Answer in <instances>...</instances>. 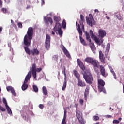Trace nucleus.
Returning <instances> with one entry per match:
<instances>
[{"instance_id": "9b49d317", "label": "nucleus", "mask_w": 124, "mask_h": 124, "mask_svg": "<svg viewBox=\"0 0 124 124\" xmlns=\"http://www.w3.org/2000/svg\"><path fill=\"white\" fill-rule=\"evenodd\" d=\"M99 69H100L101 74V75H102V76L105 78H106L107 77V76H108V73H107L105 71V68H104V66L103 65H99Z\"/></svg>"}, {"instance_id": "7c9ffc66", "label": "nucleus", "mask_w": 124, "mask_h": 124, "mask_svg": "<svg viewBox=\"0 0 124 124\" xmlns=\"http://www.w3.org/2000/svg\"><path fill=\"white\" fill-rule=\"evenodd\" d=\"M62 26L63 29H65L66 28V22H65V20H63L62 24Z\"/></svg>"}, {"instance_id": "3c124183", "label": "nucleus", "mask_w": 124, "mask_h": 124, "mask_svg": "<svg viewBox=\"0 0 124 124\" xmlns=\"http://www.w3.org/2000/svg\"><path fill=\"white\" fill-rule=\"evenodd\" d=\"M39 107L40 108V109H43L44 106H43V104H40L39 105Z\"/></svg>"}, {"instance_id": "f8f14e48", "label": "nucleus", "mask_w": 124, "mask_h": 124, "mask_svg": "<svg viewBox=\"0 0 124 124\" xmlns=\"http://www.w3.org/2000/svg\"><path fill=\"white\" fill-rule=\"evenodd\" d=\"M80 21H79L80 25L81 26V30L83 31H85V26H84V24L83 23L85 22V17L83 16V15H80Z\"/></svg>"}, {"instance_id": "dca6fc26", "label": "nucleus", "mask_w": 124, "mask_h": 124, "mask_svg": "<svg viewBox=\"0 0 124 124\" xmlns=\"http://www.w3.org/2000/svg\"><path fill=\"white\" fill-rule=\"evenodd\" d=\"M62 29V25L59 22H56L54 28H53V31L55 32H57L59 30Z\"/></svg>"}, {"instance_id": "f03ea898", "label": "nucleus", "mask_w": 124, "mask_h": 124, "mask_svg": "<svg viewBox=\"0 0 124 124\" xmlns=\"http://www.w3.org/2000/svg\"><path fill=\"white\" fill-rule=\"evenodd\" d=\"M85 62L87 63H90L93 65L95 72L97 75H99V62L96 59H93L92 57H87L84 59Z\"/></svg>"}, {"instance_id": "4c0bfd02", "label": "nucleus", "mask_w": 124, "mask_h": 124, "mask_svg": "<svg viewBox=\"0 0 124 124\" xmlns=\"http://www.w3.org/2000/svg\"><path fill=\"white\" fill-rule=\"evenodd\" d=\"M3 104H4L5 107L8 106V105H7V102H6V100L4 98L3 99Z\"/></svg>"}, {"instance_id": "69168bd1", "label": "nucleus", "mask_w": 124, "mask_h": 124, "mask_svg": "<svg viewBox=\"0 0 124 124\" xmlns=\"http://www.w3.org/2000/svg\"><path fill=\"white\" fill-rule=\"evenodd\" d=\"M1 103V98H0V104Z\"/></svg>"}, {"instance_id": "774afa93", "label": "nucleus", "mask_w": 124, "mask_h": 124, "mask_svg": "<svg viewBox=\"0 0 124 124\" xmlns=\"http://www.w3.org/2000/svg\"><path fill=\"white\" fill-rule=\"evenodd\" d=\"M76 26H77V22H76Z\"/></svg>"}, {"instance_id": "a211bd4d", "label": "nucleus", "mask_w": 124, "mask_h": 124, "mask_svg": "<svg viewBox=\"0 0 124 124\" xmlns=\"http://www.w3.org/2000/svg\"><path fill=\"white\" fill-rule=\"evenodd\" d=\"M109 51H110V46H107L106 47L105 55V57L107 58L108 60H110V56H108Z\"/></svg>"}, {"instance_id": "cd10ccee", "label": "nucleus", "mask_w": 124, "mask_h": 124, "mask_svg": "<svg viewBox=\"0 0 124 124\" xmlns=\"http://www.w3.org/2000/svg\"><path fill=\"white\" fill-rule=\"evenodd\" d=\"M67 83V81L66 80V78H64V81L63 84V86L62 88V91H64L66 88V83Z\"/></svg>"}, {"instance_id": "6e6d98bb", "label": "nucleus", "mask_w": 124, "mask_h": 124, "mask_svg": "<svg viewBox=\"0 0 124 124\" xmlns=\"http://www.w3.org/2000/svg\"><path fill=\"white\" fill-rule=\"evenodd\" d=\"M0 6H1V7L2 6V1H1V0H0Z\"/></svg>"}, {"instance_id": "393cba45", "label": "nucleus", "mask_w": 124, "mask_h": 124, "mask_svg": "<svg viewBox=\"0 0 124 124\" xmlns=\"http://www.w3.org/2000/svg\"><path fill=\"white\" fill-rule=\"evenodd\" d=\"M85 36L86 37V40H87V41H88L89 42H90L91 43L92 41L91 40V37L90 36V34H89V33H88V32H86Z\"/></svg>"}, {"instance_id": "0e129e2a", "label": "nucleus", "mask_w": 124, "mask_h": 124, "mask_svg": "<svg viewBox=\"0 0 124 124\" xmlns=\"http://www.w3.org/2000/svg\"><path fill=\"white\" fill-rule=\"evenodd\" d=\"M118 120H119V121H121V120H122V118L120 117L119 118H118Z\"/></svg>"}, {"instance_id": "79ce46f5", "label": "nucleus", "mask_w": 124, "mask_h": 124, "mask_svg": "<svg viewBox=\"0 0 124 124\" xmlns=\"http://www.w3.org/2000/svg\"><path fill=\"white\" fill-rule=\"evenodd\" d=\"M85 92H87L88 93H89V92H90V86H86Z\"/></svg>"}, {"instance_id": "c85d7f7f", "label": "nucleus", "mask_w": 124, "mask_h": 124, "mask_svg": "<svg viewBox=\"0 0 124 124\" xmlns=\"http://www.w3.org/2000/svg\"><path fill=\"white\" fill-rule=\"evenodd\" d=\"M5 108L7 111L8 114H9V115H12V111H11V109L10 108L9 106H8L7 107H5Z\"/></svg>"}, {"instance_id": "1a4fd4ad", "label": "nucleus", "mask_w": 124, "mask_h": 124, "mask_svg": "<svg viewBox=\"0 0 124 124\" xmlns=\"http://www.w3.org/2000/svg\"><path fill=\"white\" fill-rule=\"evenodd\" d=\"M76 117L78 120V122L80 124H86V120L83 118L81 113H80V111L77 110L76 111Z\"/></svg>"}, {"instance_id": "f3484780", "label": "nucleus", "mask_w": 124, "mask_h": 124, "mask_svg": "<svg viewBox=\"0 0 124 124\" xmlns=\"http://www.w3.org/2000/svg\"><path fill=\"white\" fill-rule=\"evenodd\" d=\"M61 49H62L66 57H67V58H70V54H69V52H68L67 49H66V48H65V46H62L61 47Z\"/></svg>"}, {"instance_id": "58836bf2", "label": "nucleus", "mask_w": 124, "mask_h": 124, "mask_svg": "<svg viewBox=\"0 0 124 124\" xmlns=\"http://www.w3.org/2000/svg\"><path fill=\"white\" fill-rule=\"evenodd\" d=\"M93 121H98V120H99V117L97 116H94L93 117Z\"/></svg>"}, {"instance_id": "4d7b16f0", "label": "nucleus", "mask_w": 124, "mask_h": 124, "mask_svg": "<svg viewBox=\"0 0 124 124\" xmlns=\"http://www.w3.org/2000/svg\"><path fill=\"white\" fill-rule=\"evenodd\" d=\"M114 70H113V69H110V72L111 73H112V72H114Z\"/></svg>"}, {"instance_id": "6e6552de", "label": "nucleus", "mask_w": 124, "mask_h": 124, "mask_svg": "<svg viewBox=\"0 0 124 124\" xmlns=\"http://www.w3.org/2000/svg\"><path fill=\"white\" fill-rule=\"evenodd\" d=\"M42 69L41 68H38L36 69V64L34 63L32 65L31 72L34 79H36V72H40Z\"/></svg>"}, {"instance_id": "bb28decb", "label": "nucleus", "mask_w": 124, "mask_h": 124, "mask_svg": "<svg viewBox=\"0 0 124 124\" xmlns=\"http://www.w3.org/2000/svg\"><path fill=\"white\" fill-rule=\"evenodd\" d=\"M53 20L56 23H59L61 21V17L60 16H54L53 17Z\"/></svg>"}, {"instance_id": "423d86ee", "label": "nucleus", "mask_w": 124, "mask_h": 124, "mask_svg": "<svg viewBox=\"0 0 124 124\" xmlns=\"http://www.w3.org/2000/svg\"><path fill=\"white\" fill-rule=\"evenodd\" d=\"M98 88L99 92H103L105 94H106V90L104 86L105 85V82L102 79H98Z\"/></svg>"}, {"instance_id": "864d4df0", "label": "nucleus", "mask_w": 124, "mask_h": 124, "mask_svg": "<svg viewBox=\"0 0 124 124\" xmlns=\"http://www.w3.org/2000/svg\"><path fill=\"white\" fill-rule=\"evenodd\" d=\"M2 30H3V28L2 27H0V34H1V32H2Z\"/></svg>"}, {"instance_id": "2eb2a0df", "label": "nucleus", "mask_w": 124, "mask_h": 124, "mask_svg": "<svg viewBox=\"0 0 124 124\" xmlns=\"http://www.w3.org/2000/svg\"><path fill=\"white\" fill-rule=\"evenodd\" d=\"M98 36L101 37L102 39H103V37L106 36V31L105 30H103L102 29H99L98 31Z\"/></svg>"}, {"instance_id": "c03bdc74", "label": "nucleus", "mask_w": 124, "mask_h": 124, "mask_svg": "<svg viewBox=\"0 0 124 124\" xmlns=\"http://www.w3.org/2000/svg\"><path fill=\"white\" fill-rule=\"evenodd\" d=\"M104 55L103 54V53H102V51L101 50H100L99 51V58H100L101 57H104Z\"/></svg>"}, {"instance_id": "e2e57ef3", "label": "nucleus", "mask_w": 124, "mask_h": 124, "mask_svg": "<svg viewBox=\"0 0 124 124\" xmlns=\"http://www.w3.org/2000/svg\"><path fill=\"white\" fill-rule=\"evenodd\" d=\"M106 18L108 19H110V17H108V16H106Z\"/></svg>"}, {"instance_id": "aec40b11", "label": "nucleus", "mask_w": 124, "mask_h": 124, "mask_svg": "<svg viewBox=\"0 0 124 124\" xmlns=\"http://www.w3.org/2000/svg\"><path fill=\"white\" fill-rule=\"evenodd\" d=\"M31 52L32 56H34V55L38 56V55H39V51H38L37 48H34L33 50H31Z\"/></svg>"}, {"instance_id": "5fc2aeb1", "label": "nucleus", "mask_w": 124, "mask_h": 124, "mask_svg": "<svg viewBox=\"0 0 124 124\" xmlns=\"http://www.w3.org/2000/svg\"><path fill=\"white\" fill-rule=\"evenodd\" d=\"M41 5H44L45 2H44V0H41Z\"/></svg>"}, {"instance_id": "13d9d810", "label": "nucleus", "mask_w": 124, "mask_h": 124, "mask_svg": "<svg viewBox=\"0 0 124 124\" xmlns=\"http://www.w3.org/2000/svg\"><path fill=\"white\" fill-rule=\"evenodd\" d=\"M65 115H66V111H64V117H65Z\"/></svg>"}, {"instance_id": "412c9836", "label": "nucleus", "mask_w": 124, "mask_h": 124, "mask_svg": "<svg viewBox=\"0 0 124 124\" xmlns=\"http://www.w3.org/2000/svg\"><path fill=\"white\" fill-rule=\"evenodd\" d=\"M78 80V86L79 87H86V83L84 82H83L82 80H80L79 78Z\"/></svg>"}, {"instance_id": "ea45409f", "label": "nucleus", "mask_w": 124, "mask_h": 124, "mask_svg": "<svg viewBox=\"0 0 124 124\" xmlns=\"http://www.w3.org/2000/svg\"><path fill=\"white\" fill-rule=\"evenodd\" d=\"M11 92L12 93V94H13L14 96H16V95H17V94H16V92H15V90H14V89L12 91H11Z\"/></svg>"}, {"instance_id": "f257e3e1", "label": "nucleus", "mask_w": 124, "mask_h": 124, "mask_svg": "<svg viewBox=\"0 0 124 124\" xmlns=\"http://www.w3.org/2000/svg\"><path fill=\"white\" fill-rule=\"evenodd\" d=\"M33 36V28L30 27L28 28L27 34H26L24 38V50L28 55H31V50L29 48V46H31V41L32 39Z\"/></svg>"}, {"instance_id": "052dcab7", "label": "nucleus", "mask_w": 124, "mask_h": 124, "mask_svg": "<svg viewBox=\"0 0 124 124\" xmlns=\"http://www.w3.org/2000/svg\"><path fill=\"white\" fill-rule=\"evenodd\" d=\"M51 34H52L53 35H54V34H55V32L52 31Z\"/></svg>"}, {"instance_id": "6ab92c4d", "label": "nucleus", "mask_w": 124, "mask_h": 124, "mask_svg": "<svg viewBox=\"0 0 124 124\" xmlns=\"http://www.w3.org/2000/svg\"><path fill=\"white\" fill-rule=\"evenodd\" d=\"M90 48L92 51V52H93V53H95V51H96V47H95V46H94V43H90L89 44Z\"/></svg>"}, {"instance_id": "37998d69", "label": "nucleus", "mask_w": 124, "mask_h": 124, "mask_svg": "<svg viewBox=\"0 0 124 124\" xmlns=\"http://www.w3.org/2000/svg\"><path fill=\"white\" fill-rule=\"evenodd\" d=\"M2 11L3 13H7V9L6 8H2Z\"/></svg>"}, {"instance_id": "49530a36", "label": "nucleus", "mask_w": 124, "mask_h": 124, "mask_svg": "<svg viewBox=\"0 0 124 124\" xmlns=\"http://www.w3.org/2000/svg\"><path fill=\"white\" fill-rule=\"evenodd\" d=\"M17 26H18V28H22L23 27V25H22V23H21L20 22L17 23Z\"/></svg>"}, {"instance_id": "a878e982", "label": "nucleus", "mask_w": 124, "mask_h": 124, "mask_svg": "<svg viewBox=\"0 0 124 124\" xmlns=\"http://www.w3.org/2000/svg\"><path fill=\"white\" fill-rule=\"evenodd\" d=\"M78 31L79 34V36H82V35H83V32H82V30H81V27H80V25L79 24H78Z\"/></svg>"}, {"instance_id": "39448f33", "label": "nucleus", "mask_w": 124, "mask_h": 124, "mask_svg": "<svg viewBox=\"0 0 124 124\" xmlns=\"http://www.w3.org/2000/svg\"><path fill=\"white\" fill-rule=\"evenodd\" d=\"M31 71H30L28 74L26 75L24 81L23 82V84L21 86V88L22 91H25L28 89V84H27V82H29V80L31 78Z\"/></svg>"}, {"instance_id": "4be33fe9", "label": "nucleus", "mask_w": 124, "mask_h": 124, "mask_svg": "<svg viewBox=\"0 0 124 124\" xmlns=\"http://www.w3.org/2000/svg\"><path fill=\"white\" fill-rule=\"evenodd\" d=\"M79 39H80V42L84 46H87L88 44H87V43L85 41V40L83 39L82 37V36H79Z\"/></svg>"}, {"instance_id": "a18cd8bd", "label": "nucleus", "mask_w": 124, "mask_h": 124, "mask_svg": "<svg viewBox=\"0 0 124 124\" xmlns=\"http://www.w3.org/2000/svg\"><path fill=\"white\" fill-rule=\"evenodd\" d=\"M113 124H119V123H120V121L117 120H114L113 121Z\"/></svg>"}, {"instance_id": "b1692460", "label": "nucleus", "mask_w": 124, "mask_h": 124, "mask_svg": "<svg viewBox=\"0 0 124 124\" xmlns=\"http://www.w3.org/2000/svg\"><path fill=\"white\" fill-rule=\"evenodd\" d=\"M42 90L44 95H47V94H48V90H47V88H46V87L43 86Z\"/></svg>"}, {"instance_id": "0eeeda50", "label": "nucleus", "mask_w": 124, "mask_h": 124, "mask_svg": "<svg viewBox=\"0 0 124 124\" xmlns=\"http://www.w3.org/2000/svg\"><path fill=\"white\" fill-rule=\"evenodd\" d=\"M89 17H86V20L88 26H90V27H93V26H94L95 25L96 22L93 19V15L90 14L89 15Z\"/></svg>"}, {"instance_id": "de8ad7c7", "label": "nucleus", "mask_w": 124, "mask_h": 124, "mask_svg": "<svg viewBox=\"0 0 124 124\" xmlns=\"http://www.w3.org/2000/svg\"><path fill=\"white\" fill-rule=\"evenodd\" d=\"M116 17L117 18V19L118 20H122V17L121 16H120L119 14H118L117 16H116Z\"/></svg>"}, {"instance_id": "ddd939ff", "label": "nucleus", "mask_w": 124, "mask_h": 124, "mask_svg": "<svg viewBox=\"0 0 124 124\" xmlns=\"http://www.w3.org/2000/svg\"><path fill=\"white\" fill-rule=\"evenodd\" d=\"M44 22H45L46 25H49V23H50V25H52L53 24V19L50 17L44 16Z\"/></svg>"}, {"instance_id": "680f3d73", "label": "nucleus", "mask_w": 124, "mask_h": 124, "mask_svg": "<svg viewBox=\"0 0 124 124\" xmlns=\"http://www.w3.org/2000/svg\"><path fill=\"white\" fill-rule=\"evenodd\" d=\"M11 23L12 24H13V20H12V19L11 20Z\"/></svg>"}, {"instance_id": "a19ab883", "label": "nucleus", "mask_w": 124, "mask_h": 124, "mask_svg": "<svg viewBox=\"0 0 124 124\" xmlns=\"http://www.w3.org/2000/svg\"><path fill=\"white\" fill-rule=\"evenodd\" d=\"M66 119V117H64L63 119L62 120V124H66V122H65Z\"/></svg>"}, {"instance_id": "09e8293b", "label": "nucleus", "mask_w": 124, "mask_h": 124, "mask_svg": "<svg viewBox=\"0 0 124 124\" xmlns=\"http://www.w3.org/2000/svg\"><path fill=\"white\" fill-rule=\"evenodd\" d=\"M113 76H114V78L115 80H117V76H116V73H115V71L112 73Z\"/></svg>"}, {"instance_id": "7ed1b4c3", "label": "nucleus", "mask_w": 124, "mask_h": 124, "mask_svg": "<svg viewBox=\"0 0 124 124\" xmlns=\"http://www.w3.org/2000/svg\"><path fill=\"white\" fill-rule=\"evenodd\" d=\"M83 78L85 80V82L89 85H92L93 84V76L90 72H84L83 73Z\"/></svg>"}, {"instance_id": "2f4dec72", "label": "nucleus", "mask_w": 124, "mask_h": 124, "mask_svg": "<svg viewBox=\"0 0 124 124\" xmlns=\"http://www.w3.org/2000/svg\"><path fill=\"white\" fill-rule=\"evenodd\" d=\"M6 89L8 92H9L10 91L11 92H12L14 90V88H13V87H12V86H9L6 87Z\"/></svg>"}, {"instance_id": "bf43d9fd", "label": "nucleus", "mask_w": 124, "mask_h": 124, "mask_svg": "<svg viewBox=\"0 0 124 124\" xmlns=\"http://www.w3.org/2000/svg\"><path fill=\"white\" fill-rule=\"evenodd\" d=\"M94 11H95V12H97V13L99 12V11L98 10H97V9H95V10H94Z\"/></svg>"}, {"instance_id": "e433bc0d", "label": "nucleus", "mask_w": 124, "mask_h": 124, "mask_svg": "<svg viewBox=\"0 0 124 124\" xmlns=\"http://www.w3.org/2000/svg\"><path fill=\"white\" fill-rule=\"evenodd\" d=\"M62 73H63V74L65 76L64 79H66V73H65V66L63 67V70H62Z\"/></svg>"}, {"instance_id": "20e7f679", "label": "nucleus", "mask_w": 124, "mask_h": 124, "mask_svg": "<svg viewBox=\"0 0 124 124\" xmlns=\"http://www.w3.org/2000/svg\"><path fill=\"white\" fill-rule=\"evenodd\" d=\"M89 33L91 38H92V39H94V40L98 45L100 46L101 45V44H102V43H103V39L98 38L97 36H96V35H94L93 32L92 30H90Z\"/></svg>"}, {"instance_id": "473e14b6", "label": "nucleus", "mask_w": 124, "mask_h": 124, "mask_svg": "<svg viewBox=\"0 0 124 124\" xmlns=\"http://www.w3.org/2000/svg\"><path fill=\"white\" fill-rule=\"evenodd\" d=\"M58 56L57 55H53V56L52 57V60L53 61H56V62H58Z\"/></svg>"}, {"instance_id": "c756f323", "label": "nucleus", "mask_w": 124, "mask_h": 124, "mask_svg": "<svg viewBox=\"0 0 124 124\" xmlns=\"http://www.w3.org/2000/svg\"><path fill=\"white\" fill-rule=\"evenodd\" d=\"M99 59L100 62H102V63H105V57L104 56H102L101 57H99Z\"/></svg>"}, {"instance_id": "8fccbe9b", "label": "nucleus", "mask_w": 124, "mask_h": 124, "mask_svg": "<svg viewBox=\"0 0 124 124\" xmlns=\"http://www.w3.org/2000/svg\"><path fill=\"white\" fill-rule=\"evenodd\" d=\"M79 103L80 104V105H83V104L84 103V100H83V99H80L79 100Z\"/></svg>"}, {"instance_id": "338daca9", "label": "nucleus", "mask_w": 124, "mask_h": 124, "mask_svg": "<svg viewBox=\"0 0 124 124\" xmlns=\"http://www.w3.org/2000/svg\"><path fill=\"white\" fill-rule=\"evenodd\" d=\"M62 59H61L60 60V62H62Z\"/></svg>"}, {"instance_id": "603ef678", "label": "nucleus", "mask_w": 124, "mask_h": 124, "mask_svg": "<svg viewBox=\"0 0 124 124\" xmlns=\"http://www.w3.org/2000/svg\"><path fill=\"white\" fill-rule=\"evenodd\" d=\"M105 117L107 119H109V118H112V116L111 115H105Z\"/></svg>"}, {"instance_id": "5701e85b", "label": "nucleus", "mask_w": 124, "mask_h": 124, "mask_svg": "<svg viewBox=\"0 0 124 124\" xmlns=\"http://www.w3.org/2000/svg\"><path fill=\"white\" fill-rule=\"evenodd\" d=\"M73 72L75 77L78 78V79H80V74L78 73V71H76V70H74Z\"/></svg>"}, {"instance_id": "c9c22d12", "label": "nucleus", "mask_w": 124, "mask_h": 124, "mask_svg": "<svg viewBox=\"0 0 124 124\" xmlns=\"http://www.w3.org/2000/svg\"><path fill=\"white\" fill-rule=\"evenodd\" d=\"M57 31L58 32V34H59L60 36L62 37V29L57 30Z\"/></svg>"}, {"instance_id": "9d476101", "label": "nucleus", "mask_w": 124, "mask_h": 124, "mask_svg": "<svg viewBox=\"0 0 124 124\" xmlns=\"http://www.w3.org/2000/svg\"><path fill=\"white\" fill-rule=\"evenodd\" d=\"M51 36L49 34H46V41H45V47L47 50L50 49V45L51 44Z\"/></svg>"}, {"instance_id": "4468645a", "label": "nucleus", "mask_w": 124, "mask_h": 124, "mask_svg": "<svg viewBox=\"0 0 124 124\" xmlns=\"http://www.w3.org/2000/svg\"><path fill=\"white\" fill-rule=\"evenodd\" d=\"M77 62H78V65L79 66L80 68L83 71H85L86 70V67H85V65H84L83 62H82L79 59H77Z\"/></svg>"}, {"instance_id": "f704fd0d", "label": "nucleus", "mask_w": 124, "mask_h": 124, "mask_svg": "<svg viewBox=\"0 0 124 124\" xmlns=\"http://www.w3.org/2000/svg\"><path fill=\"white\" fill-rule=\"evenodd\" d=\"M88 94H89V92L84 91V98H85V100H87V99L88 98Z\"/></svg>"}, {"instance_id": "72a5a7b5", "label": "nucleus", "mask_w": 124, "mask_h": 124, "mask_svg": "<svg viewBox=\"0 0 124 124\" xmlns=\"http://www.w3.org/2000/svg\"><path fill=\"white\" fill-rule=\"evenodd\" d=\"M33 89L35 93H37V92H38V88L36 85H33Z\"/></svg>"}]
</instances>
